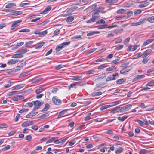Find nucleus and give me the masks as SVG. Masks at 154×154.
<instances>
[{"label":"nucleus","mask_w":154,"mask_h":154,"mask_svg":"<svg viewBox=\"0 0 154 154\" xmlns=\"http://www.w3.org/2000/svg\"><path fill=\"white\" fill-rule=\"evenodd\" d=\"M70 42H65L60 44L59 45H57L56 48V52H59L60 50H61L63 48L68 45L70 44Z\"/></svg>","instance_id":"nucleus-1"},{"label":"nucleus","mask_w":154,"mask_h":154,"mask_svg":"<svg viewBox=\"0 0 154 154\" xmlns=\"http://www.w3.org/2000/svg\"><path fill=\"white\" fill-rule=\"evenodd\" d=\"M132 107V105L130 104L126 105L122 107H119V111L121 113H124L128 111Z\"/></svg>","instance_id":"nucleus-2"},{"label":"nucleus","mask_w":154,"mask_h":154,"mask_svg":"<svg viewBox=\"0 0 154 154\" xmlns=\"http://www.w3.org/2000/svg\"><path fill=\"white\" fill-rule=\"evenodd\" d=\"M52 101L54 104L57 105H60L62 102L60 99H58L56 96H54L52 98Z\"/></svg>","instance_id":"nucleus-3"},{"label":"nucleus","mask_w":154,"mask_h":154,"mask_svg":"<svg viewBox=\"0 0 154 154\" xmlns=\"http://www.w3.org/2000/svg\"><path fill=\"white\" fill-rule=\"evenodd\" d=\"M106 86L105 83H100L96 85L95 89L98 91Z\"/></svg>","instance_id":"nucleus-4"},{"label":"nucleus","mask_w":154,"mask_h":154,"mask_svg":"<svg viewBox=\"0 0 154 154\" xmlns=\"http://www.w3.org/2000/svg\"><path fill=\"white\" fill-rule=\"evenodd\" d=\"M21 21L18 20L15 21L14 23L11 25L12 28H11V29L12 30L15 31L17 29L15 28V27L18 26V24L21 22Z\"/></svg>","instance_id":"nucleus-5"},{"label":"nucleus","mask_w":154,"mask_h":154,"mask_svg":"<svg viewBox=\"0 0 154 154\" xmlns=\"http://www.w3.org/2000/svg\"><path fill=\"white\" fill-rule=\"evenodd\" d=\"M118 0H106L105 2L110 5H115L117 4Z\"/></svg>","instance_id":"nucleus-6"},{"label":"nucleus","mask_w":154,"mask_h":154,"mask_svg":"<svg viewBox=\"0 0 154 154\" xmlns=\"http://www.w3.org/2000/svg\"><path fill=\"white\" fill-rule=\"evenodd\" d=\"M18 61V60L12 59L10 60L7 62V64L9 65L14 64L17 63Z\"/></svg>","instance_id":"nucleus-7"},{"label":"nucleus","mask_w":154,"mask_h":154,"mask_svg":"<svg viewBox=\"0 0 154 154\" xmlns=\"http://www.w3.org/2000/svg\"><path fill=\"white\" fill-rule=\"evenodd\" d=\"M25 85V84H21L18 85L14 87L12 89V90H19L24 87Z\"/></svg>","instance_id":"nucleus-8"},{"label":"nucleus","mask_w":154,"mask_h":154,"mask_svg":"<svg viewBox=\"0 0 154 154\" xmlns=\"http://www.w3.org/2000/svg\"><path fill=\"white\" fill-rule=\"evenodd\" d=\"M22 13V11H14L11 13L9 15L10 16H15L18 15H20Z\"/></svg>","instance_id":"nucleus-9"},{"label":"nucleus","mask_w":154,"mask_h":154,"mask_svg":"<svg viewBox=\"0 0 154 154\" xmlns=\"http://www.w3.org/2000/svg\"><path fill=\"white\" fill-rule=\"evenodd\" d=\"M151 52L152 50L151 49H148L146 50L143 53V58L146 57L151 53Z\"/></svg>","instance_id":"nucleus-10"},{"label":"nucleus","mask_w":154,"mask_h":154,"mask_svg":"<svg viewBox=\"0 0 154 154\" xmlns=\"http://www.w3.org/2000/svg\"><path fill=\"white\" fill-rule=\"evenodd\" d=\"M33 124V121H29L25 122L21 124V126L22 127L28 126L32 125Z\"/></svg>","instance_id":"nucleus-11"},{"label":"nucleus","mask_w":154,"mask_h":154,"mask_svg":"<svg viewBox=\"0 0 154 154\" xmlns=\"http://www.w3.org/2000/svg\"><path fill=\"white\" fill-rule=\"evenodd\" d=\"M142 20H144V23L146 20L148 21L150 23H154V16H152L148 18H145L143 19Z\"/></svg>","instance_id":"nucleus-12"},{"label":"nucleus","mask_w":154,"mask_h":154,"mask_svg":"<svg viewBox=\"0 0 154 154\" xmlns=\"http://www.w3.org/2000/svg\"><path fill=\"white\" fill-rule=\"evenodd\" d=\"M51 9V7L50 6H48L42 11L40 13V14H45L47 13Z\"/></svg>","instance_id":"nucleus-13"},{"label":"nucleus","mask_w":154,"mask_h":154,"mask_svg":"<svg viewBox=\"0 0 154 154\" xmlns=\"http://www.w3.org/2000/svg\"><path fill=\"white\" fill-rule=\"evenodd\" d=\"M82 79V76L76 75L72 76L71 79L74 81H79Z\"/></svg>","instance_id":"nucleus-14"},{"label":"nucleus","mask_w":154,"mask_h":154,"mask_svg":"<svg viewBox=\"0 0 154 154\" xmlns=\"http://www.w3.org/2000/svg\"><path fill=\"white\" fill-rule=\"evenodd\" d=\"M23 98V97L22 95H19L17 97H13L11 100L14 101H17L22 100Z\"/></svg>","instance_id":"nucleus-15"},{"label":"nucleus","mask_w":154,"mask_h":154,"mask_svg":"<svg viewBox=\"0 0 154 154\" xmlns=\"http://www.w3.org/2000/svg\"><path fill=\"white\" fill-rule=\"evenodd\" d=\"M144 23V20H142L141 21H139L138 22L131 23L130 24V25L131 26H136L137 25L142 24Z\"/></svg>","instance_id":"nucleus-16"},{"label":"nucleus","mask_w":154,"mask_h":154,"mask_svg":"<svg viewBox=\"0 0 154 154\" xmlns=\"http://www.w3.org/2000/svg\"><path fill=\"white\" fill-rule=\"evenodd\" d=\"M45 90V88L43 86H41L36 89L35 90L36 93L37 94H39Z\"/></svg>","instance_id":"nucleus-17"},{"label":"nucleus","mask_w":154,"mask_h":154,"mask_svg":"<svg viewBox=\"0 0 154 154\" xmlns=\"http://www.w3.org/2000/svg\"><path fill=\"white\" fill-rule=\"evenodd\" d=\"M153 39H149L146 40V41L144 42L142 46L143 47H145L147 45L151 43L153 41Z\"/></svg>","instance_id":"nucleus-18"},{"label":"nucleus","mask_w":154,"mask_h":154,"mask_svg":"<svg viewBox=\"0 0 154 154\" xmlns=\"http://www.w3.org/2000/svg\"><path fill=\"white\" fill-rule=\"evenodd\" d=\"M144 77L145 76L143 75H138L133 79V82H135Z\"/></svg>","instance_id":"nucleus-19"},{"label":"nucleus","mask_w":154,"mask_h":154,"mask_svg":"<svg viewBox=\"0 0 154 154\" xmlns=\"http://www.w3.org/2000/svg\"><path fill=\"white\" fill-rule=\"evenodd\" d=\"M99 17V13L97 12H95L92 15V17H93L96 21Z\"/></svg>","instance_id":"nucleus-20"},{"label":"nucleus","mask_w":154,"mask_h":154,"mask_svg":"<svg viewBox=\"0 0 154 154\" xmlns=\"http://www.w3.org/2000/svg\"><path fill=\"white\" fill-rule=\"evenodd\" d=\"M126 81V79H118L116 82V83L118 85L123 83Z\"/></svg>","instance_id":"nucleus-21"},{"label":"nucleus","mask_w":154,"mask_h":154,"mask_svg":"<svg viewBox=\"0 0 154 154\" xmlns=\"http://www.w3.org/2000/svg\"><path fill=\"white\" fill-rule=\"evenodd\" d=\"M16 6V4L14 3H8L5 6L6 8H12Z\"/></svg>","instance_id":"nucleus-22"},{"label":"nucleus","mask_w":154,"mask_h":154,"mask_svg":"<svg viewBox=\"0 0 154 154\" xmlns=\"http://www.w3.org/2000/svg\"><path fill=\"white\" fill-rule=\"evenodd\" d=\"M119 107H116L110 111L111 113H115L119 111Z\"/></svg>","instance_id":"nucleus-23"},{"label":"nucleus","mask_w":154,"mask_h":154,"mask_svg":"<svg viewBox=\"0 0 154 154\" xmlns=\"http://www.w3.org/2000/svg\"><path fill=\"white\" fill-rule=\"evenodd\" d=\"M149 4V2H146L144 3L140 4L139 5V7L140 8H142L147 6Z\"/></svg>","instance_id":"nucleus-24"},{"label":"nucleus","mask_w":154,"mask_h":154,"mask_svg":"<svg viewBox=\"0 0 154 154\" xmlns=\"http://www.w3.org/2000/svg\"><path fill=\"white\" fill-rule=\"evenodd\" d=\"M128 116L125 115L123 116L122 117L120 116L118 117L117 118V119L118 120L121 122H123L124 121Z\"/></svg>","instance_id":"nucleus-25"},{"label":"nucleus","mask_w":154,"mask_h":154,"mask_svg":"<svg viewBox=\"0 0 154 154\" xmlns=\"http://www.w3.org/2000/svg\"><path fill=\"white\" fill-rule=\"evenodd\" d=\"M23 56L20 54H14L11 57L12 58H21L23 57Z\"/></svg>","instance_id":"nucleus-26"},{"label":"nucleus","mask_w":154,"mask_h":154,"mask_svg":"<svg viewBox=\"0 0 154 154\" xmlns=\"http://www.w3.org/2000/svg\"><path fill=\"white\" fill-rule=\"evenodd\" d=\"M126 10L123 9H120L117 11V13L119 14H123L125 13Z\"/></svg>","instance_id":"nucleus-27"},{"label":"nucleus","mask_w":154,"mask_h":154,"mask_svg":"<svg viewBox=\"0 0 154 154\" xmlns=\"http://www.w3.org/2000/svg\"><path fill=\"white\" fill-rule=\"evenodd\" d=\"M8 83H9L8 84H5L4 85V87L5 88H6L10 87L11 86V85H12V83H13L15 82H12L11 81H10V80L8 81Z\"/></svg>","instance_id":"nucleus-28"},{"label":"nucleus","mask_w":154,"mask_h":154,"mask_svg":"<svg viewBox=\"0 0 154 154\" xmlns=\"http://www.w3.org/2000/svg\"><path fill=\"white\" fill-rule=\"evenodd\" d=\"M121 102L120 100H118L115 101H114L111 103V104L110 105V107H112L114 106H115L116 105H117L120 103Z\"/></svg>","instance_id":"nucleus-29"},{"label":"nucleus","mask_w":154,"mask_h":154,"mask_svg":"<svg viewBox=\"0 0 154 154\" xmlns=\"http://www.w3.org/2000/svg\"><path fill=\"white\" fill-rule=\"evenodd\" d=\"M45 44V42H42L41 43H39L38 45H36L35 47V49H38L41 48Z\"/></svg>","instance_id":"nucleus-30"},{"label":"nucleus","mask_w":154,"mask_h":154,"mask_svg":"<svg viewBox=\"0 0 154 154\" xmlns=\"http://www.w3.org/2000/svg\"><path fill=\"white\" fill-rule=\"evenodd\" d=\"M100 33V32L98 31H93L88 33L87 34V36H90L93 35L94 34H99Z\"/></svg>","instance_id":"nucleus-31"},{"label":"nucleus","mask_w":154,"mask_h":154,"mask_svg":"<svg viewBox=\"0 0 154 154\" xmlns=\"http://www.w3.org/2000/svg\"><path fill=\"white\" fill-rule=\"evenodd\" d=\"M50 107V105L48 103H46L45 104V107L43 109L42 111H47L48 110Z\"/></svg>","instance_id":"nucleus-32"},{"label":"nucleus","mask_w":154,"mask_h":154,"mask_svg":"<svg viewBox=\"0 0 154 154\" xmlns=\"http://www.w3.org/2000/svg\"><path fill=\"white\" fill-rule=\"evenodd\" d=\"M29 51V50L27 49H23L19 51H17L18 53H21V54H24L27 52Z\"/></svg>","instance_id":"nucleus-33"},{"label":"nucleus","mask_w":154,"mask_h":154,"mask_svg":"<svg viewBox=\"0 0 154 154\" xmlns=\"http://www.w3.org/2000/svg\"><path fill=\"white\" fill-rule=\"evenodd\" d=\"M32 102L33 103V104L35 106H38L39 107V106H40L41 105V102L38 100H37L35 101H33Z\"/></svg>","instance_id":"nucleus-34"},{"label":"nucleus","mask_w":154,"mask_h":154,"mask_svg":"<svg viewBox=\"0 0 154 154\" xmlns=\"http://www.w3.org/2000/svg\"><path fill=\"white\" fill-rule=\"evenodd\" d=\"M74 19V17L73 16H69L66 19V22L68 23H69L72 21Z\"/></svg>","instance_id":"nucleus-35"},{"label":"nucleus","mask_w":154,"mask_h":154,"mask_svg":"<svg viewBox=\"0 0 154 154\" xmlns=\"http://www.w3.org/2000/svg\"><path fill=\"white\" fill-rule=\"evenodd\" d=\"M119 77L118 73H116L112 75V80H115L117 79Z\"/></svg>","instance_id":"nucleus-36"},{"label":"nucleus","mask_w":154,"mask_h":154,"mask_svg":"<svg viewBox=\"0 0 154 154\" xmlns=\"http://www.w3.org/2000/svg\"><path fill=\"white\" fill-rule=\"evenodd\" d=\"M123 151V148L122 147L119 148L116 151L115 153L116 154H119L121 153Z\"/></svg>","instance_id":"nucleus-37"},{"label":"nucleus","mask_w":154,"mask_h":154,"mask_svg":"<svg viewBox=\"0 0 154 154\" xmlns=\"http://www.w3.org/2000/svg\"><path fill=\"white\" fill-rule=\"evenodd\" d=\"M104 9V7H101L97 9L96 11L98 13L99 12H102Z\"/></svg>","instance_id":"nucleus-38"},{"label":"nucleus","mask_w":154,"mask_h":154,"mask_svg":"<svg viewBox=\"0 0 154 154\" xmlns=\"http://www.w3.org/2000/svg\"><path fill=\"white\" fill-rule=\"evenodd\" d=\"M109 107H111L110 105H106L102 106L100 108V109L101 110H103Z\"/></svg>","instance_id":"nucleus-39"},{"label":"nucleus","mask_w":154,"mask_h":154,"mask_svg":"<svg viewBox=\"0 0 154 154\" xmlns=\"http://www.w3.org/2000/svg\"><path fill=\"white\" fill-rule=\"evenodd\" d=\"M154 86V80H152L151 81L148 82L146 85V86Z\"/></svg>","instance_id":"nucleus-40"},{"label":"nucleus","mask_w":154,"mask_h":154,"mask_svg":"<svg viewBox=\"0 0 154 154\" xmlns=\"http://www.w3.org/2000/svg\"><path fill=\"white\" fill-rule=\"evenodd\" d=\"M129 69L126 68H124L121 70L120 71V73L121 74H124L129 71Z\"/></svg>","instance_id":"nucleus-41"},{"label":"nucleus","mask_w":154,"mask_h":154,"mask_svg":"<svg viewBox=\"0 0 154 154\" xmlns=\"http://www.w3.org/2000/svg\"><path fill=\"white\" fill-rule=\"evenodd\" d=\"M107 66H108L106 64H103L99 66L98 67V69H101L106 68Z\"/></svg>","instance_id":"nucleus-42"},{"label":"nucleus","mask_w":154,"mask_h":154,"mask_svg":"<svg viewBox=\"0 0 154 154\" xmlns=\"http://www.w3.org/2000/svg\"><path fill=\"white\" fill-rule=\"evenodd\" d=\"M33 42V41H32L26 42L25 44V47H28L30 45L32 44Z\"/></svg>","instance_id":"nucleus-43"},{"label":"nucleus","mask_w":154,"mask_h":154,"mask_svg":"<svg viewBox=\"0 0 154 154\" xmlns=\"http://www.w3.org/2000/svg\"><path fill=\"white\" fill-rule=\"evenodd\" d=\"M105 21L103 19H101L100 21H97L96 22L97 24H105Z\"/></svg>","instance_id":"nucleus-44"},{"label":"nucleus","mask_w":154,"mask_h":154,"mask_svg":"<svg viewBox=\"0 0 154 154\" xmlns=\"http://www.w3.org/2000/svg\"><path fill=\"white\" fill-rule=\"evenodd\" d=\"M67 109H65L60 112L58 114V116H61L64 114L65 112H67Z\"/></svg>","instance_id":"nucleus-45"},{"label":"nucleus","mask_w":154,"mask_h":154,"mask_svg":"<svg viewBox=\"0 0 154 154\" xmlns=\"http://www.w3.org/2000/svg\"><path fill=\"white\" fill-rule=\"evenodd\" d=\"M102 93L101 91H98L95 93H92V95L93 96H99L101 95Z\"/></svg>","instance_id":"nucleus-46"},{"label":"nucleus","mask_w":154,"mask_h":154,"mask_svg":"<svg viewBox=\"0 0 154 154\" xmlns=\"http://www.w3.org/2000/svg\"><path fill=\"white\" fill-rule=\"evenodd\" d=\"M143 58V59L142 60V63L144 64L147 63L149 60V59L148 58V57H145Z\"/></svg>","instance_id":"nucleus-47"},{"label":"nucleus","mask_w":154,"mask_h":154,"mask_svg":"<svg viewBox=\"0 0 154 154\" xmlns=\"http://www.w3.org/2000/svg\"><path fill=\"white\" fill-rule=\"evenodd\" d=\"M148 150L146 149H142L140 152V154H147Z\"/></svg>","instance_id":"nucleus-48"},{"label":"nucleus","mask_w":154,"mask_h":154,"mask_svg":"<svg viewBox=\"0 0 154 154\" xmlns=\"http://www.w3.org/2000/svg\"><path fill=\"white\" fill-rule=\"evenodd\" d=\"M64 66L62 64H60L57 66H56L55 69H56L58 70L63 67Z\"/></svg>","instance_id":"nucleus-49"},{"label":"nucleus","mask_w":154,"mask_h":154,"mask_svg":"<svg viewBox=\"0 0 154 154\" xmlns=\"http://www.w3.org/2000/svg\"><path fill=\"white\" fill-rule=\"evenodd\" d=\"M95 21L96 20L94 19L93 17H91V18L89 20H87L86 22L87 23H91L95 22Z\"/></svg>","instance_id":"nucleus-50"},{"label":"nucleus","mask_w":154,"mask_h":154,"mask_svg":"<svg viewBox=\"0 0 154 154\" xmlns=\"http://www.w3.org/2000/svg\"><path fill=\"white\" fill-rule=\"evenodd\" d=\"M49 115V114L48 113L46 112L41 115L40 116V117L44 118L45 117L48 116Z\"/></svg>","instance_id":"nucleus-51"},{"label":"nucleus","mask_w":154,"mask_h":154,"mask_svg":"<svg viewBox=\"0 0 154 154\" xmlns=\"http://www.w3.org/2000/svg\"><path fill=\"white\" fill-rule=\"evenodd\" d=\"M108 28V26L107 25L105 24L101 26H100L98 27V29H103L105 28Z\"/></svg>","instance_id":"nucleus-52"},{"label":"nucleus","mask_w":154,"mask_h":154,"mask_svg":"<svg viewBox=\"0 0 154 154\" xmlns=\"http://www.w3.org/2000/svg\"><path fill=\"white\" fill-rule=\"evenodd\" d=\"M16 94H17V93L16 91H14L13 92H12L10 93H9L7 95V96H11L14 95H16Z\"/></svg>","instance_id":"nucleus-53"},{"label":"nucleus","mask_w":154,"mask_h":154,"mask_svg":"<svg viewBox=\"0 0 154 154\" xmlns=\"http://www.w3.org/2000/svg\"><path fill=\"white\" fill-rule=\"evenodd\" d=\"M54 139H56V138L55 137H52L49 139L46 142V143H50L54 142Z\"/></svg>","instance_id":"nucleus-54"},{"label":"nucleus","mask_w":154,"mask_h":154,"mask_svg":"<svg viewBox=\"0 0 154 154\" xmlns=\"http://www.w3.org/2000/svg\"><path fill=\"white\" fill-rule=\"evenodd\" d=\"M24 44L23 42H22L20 43H17L16 45H15V48H17L18 47L21 46L22 45H23Z\"/></svg>","instance_id":"nucleus-55"},{"label":"nucleus","mask_w":154,"mask_h":154,"mask_svg":"<svg viewBox=\"0 0 154 154\" xmlns=\"http://www.w3.org/2000/svg\"><path fill=\"white\" fill-rule=\"evenodd\" d=\"M30 30L27 29H22L21 30L19 31V32H29L30 31Z\"/></svg>","instance_id":"nucleus-56"},{"label":"nucleus","mask_w":154,"mask_h":154,"mask_svg":"<svg viewBox=\"0 0 154 154\" xmlns=\"http://www.w3.org/2000/svg\"><path fill=\"white\" fill-rule=\"evenodd\" d=\"M29 109H22L19 111V112L20 113H23L25 112H26L28 111Z\"/></svg>","instance_id":"nucleus-57"},{"label":"nucleus","mask_w":154,"mask_h":154,"mask_svg":"<svg viewBox=\"0 0 154 154\" xmlns=\"http://www.w3.org/2000/svg\"><path fill=\"white\" fill-rule=\"evenodd\" d=\"M35 115V114H33L32 115L31 114V113H30L26 116V118H30L32 117Z\"/></svg>","instance_id":"nucleus-58"},{"label":"nucleus","mask_w":154,"mask_h":154,"mask_svg":"<svg viewBox=\"0 0 154 154\" xmlns=\"http://www.w3.org/2000/svg\"><path fill=\"white\" fill-rule=\"evenodd\" d=\"M7 127V125L5 124H0V128H6Z\"/></svg>","instance_id":"nucleus-59"},{"label":"nucleus","mask_w":154,"mask_h":154,"mask_svg":"<svg viewBox=\"0 0 154 154\" xmlns=\"http://www.w3.org/2000/svg\"><path fill=\"white\" fill-rule=\"evenodd\" d=\"M137 122L141 126H143L144 124V122H142V121L140 120H137Z\"/></svg>","instance_id":"nucleus-60"},{"label":"nucleus","mask_w":154,"mask_h":154,"mask_svg":"<svg viewBox=\"0 0 154 154\" xmlns=\"http://www.w3.org/2000/svg\"><path fill=\"white\" fill-rule=\"evenodd\" d=\"M124 46L123 45H121L119 46L116 47L115 48V49L116 50H119L121 49H122Z\"/></svg>","instance_id":"nucleus-61"},{"label":"nucleus","mask_w":154,"mask_h":154,"mask_svg":"<svg viewBox=\"0 0 154 154\" xmlns=\"http://www.w3.org/2000/svg\"><path fill=\"white\" fill-rule=\"evenodd\" d=\"M130 38L128 37L126 38L124 41V44H126L128 43L130 40Z\"/></svg>","instance_id":"nucleus-62"},{"label":"nucleus","mask_w":154,"mask_h":154,"mask_svg":"<svg viewBox=\"0 0 154 154\" xmlns=\"http://www.w3.org/2000/svg\"><path fill=\"white\" fill-rule=\"evenodd\" d=\"M138 106L140 107L145 108L146 107L145 104L143 103H140L138 104Z\"/></svg>","instance_id":"nucleus-63"},{"label":"nucleus","mask_w":154,"mask_h":154,"mask_svg":"<svg viewBox=\"0 0 154 154\" xmlns=\"http://www.w3.org/2000/svg\"><path fill=\"white\" fill-rule=\"evenodd\" d=\"M60 32V30L59 29H57L54 32L53 34L54 35H58Z\"/></svg>","instance_id":"nucleus-64"}]
</instances>
